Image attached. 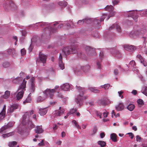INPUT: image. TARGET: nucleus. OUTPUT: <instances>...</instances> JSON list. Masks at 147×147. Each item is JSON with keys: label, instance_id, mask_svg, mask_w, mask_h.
Wrapping results in <instances>:
<instances>
[{"label": "nucleus", "instance_id": "1", "mask_svg": "<svg viewBox=\"0 0 147 147\" xmlns=\"http://www.w3.org/2000/svg\"><path fill=\"white\" fill-rule=\"evenodd\" d=\"M76 87L79 94L77 97L76 98L75 101L77 104H79V105L80 107L82 104V100L84 99H85L87 98V96L84 97L83 96L84 94L86 91V89L80 86H76Z\"/></svg>", "mask_w": 147, "mask_h": 147}, {"label": "nucleus", "instance_id": "2", "mask_svg": "<svg viewBox=\"0 0 147 147\" xmlns=\"http://www.w3.org/2000/svg\"><path fill=\"white\" fill-rule=\"evenodd\" d=\"M26 82L25 79H24L19 88L18 91V92L16 96L17 99L18 100L22 98L23 96L24 91L26 90Z\"/></svg>", "mask_w": 147, "mask_h": 147}, {"label": "nucleus", "instance_id": "3", "mask_svg": "<svg viewBox=\"0 0 147 147\" xmlns=\"http://www.w3.org/2000/svg\"><path fill=\"white\" fill-rule=\"evenodd\" d=\"M29 113L26 112L23 115L22 118V123L25 125H27L28 128L30 129H31L34 128V125L32 123V121L29 119Z\"/></svg>", "mask_w": 147, "mask_h": 147}, {"label": "nucleus", "instance_id": "4", "mask_svg": "<svg viewBox=\"0 0 147 147\" xmlns=\"http://www.w3.org/2000/svg\"><path fill=\"white\" fill-rule=\"evenodd\" d=\"M62 51L64 54L67 55L76 53L77 51V49L76 47L75 46H72L70 47H64Z\"/></svg>", "mask_w": 147, "mask_h": 147}, {"label": "nucleus", "instance_id": "5", "mask_svg": "<svg viewBox=\"0 0 147 147\" xmlns=\"http://www.w3.org/2000/svg\"><path fill=\"white\" fill-rule=\"evenodd\" d=\"M55 92V89L50 90L49 89H47L43 92V94L45 95H46L47 97L48 95L51 99H52L53 97L54 93Z\"/></svg>", "mask_w": 147, "mask_h": 147}, {"label": "nucleus", "instance_id": "6", "mask_svg": "<svg viewBox=\"0 0 147 147\" xmlns=\"http://www.w3.org/2000/svg\"><path fill=\"white\" fill-rule=\"evenodd\" d=\"M65 111L64 109L60 107L59 109L55 111L54 113V115L55 117H60L63 115Z\"/></svg>", "mask_w": 147, "mask_h": 147}, {"label": "nucleus", "instance_id": "7", "mask_svg": "<svg viewBox=\"0 0 147 147\" xmlns=\"http://www.w3.org/2000/svg\"><path fill=\"white\" fill-rule=\"evenodd\" d=\"M51 24H47V23H42L41 24V26H45V28L46 29H49L50 30V31L52 33L55 32L56 30L57 29L54 28L53 26L52 27V25H51Z\"/></svg>", "mask_w": 147, "mask_h": 147}, {"label": "nucleus", "instance_id": "8", "mask_svg": "<svg viewBox=\"0 0 147 147\" xmlns=\"http://www.w3.org/2000/svg\"><path fill=\"white\" fill-rule=\"evenodd\" d=\"M123 48L124 50L129 51H134L136 49V46L129 45H123Z\"/></svg>", "mask_w": 147, "mask_h": 147}, {"label": "nucleus", "instance_id": "9", "mask_svg": "<svg viewBox=\"0 0 147 147\" xmlns=\"http://www.w3.org/2000/svg\"><path fill=\"white\" fill-rule=\"evenodd\" d=\"M39 57L40 62L43 63H46L47 57L45 55L42 54L40 52L39 55Z\"/></svg>", "mask_w": 147, "mask_h": 147}, {"label": "nucleus", "instance_id": "10", "mask_svg": "<svg viewBox=\"0 0 147 147\" xmlns=\"http://www.w3.org/2000/svg\"><path fill=\"white\" fill-rule=\"evenodd\" d=\"M13 125V123H8L6 125H5L2 127L1 128L0 130V132L1 133H3L2 132L6 129L9 128L10 127H12Z\"/></svg>", "mask_w": 147, "mask_h": 147}, {"label": "nucleus", "instance_id": "11", "mask_svg": "<svg viewBox=\"0 0 147 147\" xmlns=\"http://www.w3.org/2000/svg\"><path fill=\"white\" fill-rule=\"evenodd\" d=\"M6 105H4L1 112L0 113V121L3 119L5 115Z\"/></svg>", "mask_w": 147, "mask_h": 147}, {"label": "nucleus", "instance_id": "12", "mask_svg": "<svg viewBox=\"0 0 147 147\" xmlns=\"http://www.w3.org/2000/svg\"><path fill=\"white\" fill-rule=\"evenodd\" d=\"M142 31L140 32L137 30L136 31H132L130 34V36L131 37L135 38L136 37L139 36L140 33H142Z\"/></svg>", "mask_w": 147, "mask_h": 147}, {"label": "nucleus", "instance_id": "13", "mask_svg": "<svg viewBox=\"0 0 147 147\" xmlns=\"http://www.w3.org/2000/svg\"><path fill=\"white\" fill-rule=\"evenodd\" d=\"M86 50L88 54H94L95 53V49L90 47L87 46L85 47Z\"/></svg>", "mask_w": 147, "mask_h": 147}, {"label": "nucleus", "instance_id": "14", "mask_svg": "<svg viewBox=\"0 0 147 147\" xmlns=\"http://www.w3.org/2000/svg\"><path fill=\"white\" fill-rule=\"evenodd\" d=\"M59 59V66L60 67V69L63 70L64 68V65L63 63L62 57L61 54H60Z\"/></svg>", "mask_w": 147, "mask_h": 147}, {"label": "nucleus", "instance_id": "15", "mask_svg": "<svg viewBox=\"0 0 147 147\" xmlns=\"http://www.w3.org/2000/svg\"><path fill=\"white\" fill-rule=\"evenodd\" d=\"M115 28H116L117 31L119 32H120L121 31V29L120 26L117 24H113L112 26L110 27L109 28V30H111L112 29Z\"/></svg>", "mask_w": 147, "mask_h": 147}, {"label": "nucleus", "instance_id": "16", "mask_svg": "<svg viewBox=\"0 0 147 147\" xmlns=\"http://www.w3.org/2000/svg\"><path fill=\"white\" fill-rule=\"evenodd\" d=\"M129 16L132 17L133 19L136 21H138V16L136 12L132 11L131 14Z\"/></svg>", "mask_w": 147, "mask_h": 147}, {"label": "nucleus", "instance_id": "17", "mask_svg": "<svg viewBox=\"0 0 147 147\" xmlns=\"http://www.w3.org/2000/svg\"><path fill=\"white\" fill-rule=\"evenodd\" d=\"M124 106L122 102L119 103L118 105L115 106V108L117 111H121L123 109Z\"/></svg>", "mask_w": 147, "mask_h": 147}, {"label": "nucleus", "instance_id": "18", "mask_svg": "<svg viewBox=\"0 0 147 147\" xmlns=\"http://www.w3.org/2000/svg\"><path fill=\"white\" fill-rule=\"evenodd\" d=\"M19 107V105L17 104H14L11 105L10 107L9 110L10 112H13L14 110L18 108Z\"/></svg>", "mask_w": 147, "mask_h": 147}, {"label": "nucleus", "instance_id": "19", "mask_svg": "<svg viewBox=\"0 0 147 147\" xmlns=\"http://www.w3.org/2000/svg\"><path fill=\"white\" fill-rule=\"evenodd\" d=\"M110 138L114 142H116L117 141V136L115 133H112L111 134Z\"/></svg>", "mask_w": 147, "mask_h": 147}, {"label": "nucleus", "instance_id": "20", "mask_svg": "<svg viewBox=\"0 0 147 147\" xmlns=\"http://www.w3.org/2000/svg\"><path fill=\"white\" fill-rule=\"evenodd\" d=\"M46 98V95H45L44 94V96H43V97H42L41 96H39L37 98V102H41L44 101Z\"/></svg>", "mask_w": 147, "mask_h": 147}, {"label": "nucleus", "instance_id": "21", "mask_svg": "<svg viewBox=\"0 0 147 147\" xmlns=\"http://www.w3.org/2000/svg\"><path fill=\"white\" fill-rule=\"evenodd\" d=\"M42 128V127L41 125L37 126L35 130L36 133L38 134L42 133L43 131Z\"/></svg>", "mask_w": 147, "mask_h": 147}, {"label": "nucleus", "instance_id": "22", "mask_svg": "<svg viewBox=\"0 0 147 147\" xmlns=\"http://www.w3.org/2000/svg\"><path fill=\"white\" fill-rule=\"evenodd\" d=\"M47 112V109L46 108L40 109L38 111L39 113L41 115H44L46 114Z\"/></svg>", "mask_w": 147, "mask_h": 147}, {"label": "nucleus", "instance_id": "23", "mask_svg": "<svg viewBox=\"0 0 147 147\" xmlns=\"http://www.w3.org/2000/svg\"><path fill=\"white\" fill-rule=\"evenodd\" d=\"M62 90L64 91H67L69 88V85L67 83L63 84L61 87Z\"/></svg>", "mask_w": 147, "mask_h": 147}, {"label": "nucleus", "instance_id": "24", "mask_svg": "<svg viewBox=\"0 0 147 147\" xmlns=\"http://www.w3.org/2000/svg\"><path fill=\"white\" fill-rule=\"evenodd\" d=\"M28 112L29 113V117L31 116L32 115V118L35 120H36V115L34 113V111L33 110H32L30 112Z\"/></svg>", "mask_w": 147, "mask_h": 147}, {"label": "nucleus", "instance_id": "25", "mask_svg": "<svg viewBox=\"0 0 147 147\" xmlns=\"http://www.w3.org/2000/svg\"><path fill=\"white\" fill-rule=\"evenodd\" d=\"M105 9L107 11L109 12L113 11L114 9V7L111 5H107L105 8Z\"/></svg>", "mask_w": 147, "mask_h": 147}, {"label": "nucleus", "instance_id": "26", "mask_svg": "<svg viewBox=\"0 0 147 147\" xmlns=\"http://www.w3.org/2000/svg\"><path fill=\"white\" fill-rule=\"evenodd\" d=\"M100 21L98 19H95L94 20V23L96 26L98 28H99L100 26Z\"/></svg>", "mask_w": 147, "mask_h": 147}, {"label": "nucleus", "instance_id": "27", "mask_svg": "<svg viewBox=\"0 0 147 147\" xmlns=\"http://www.w3.org/2000/svg\"><path fill=\"white\" fill-rule=\"evenodd\" d=\"M90 68V67L89 65H87L85 66L82 67V70L86 72H88V71H89Z\"/></svg>", "mask_w": 147, "mask_h": 147}, {"label": "nucleus", "instance_id": "28", "mask_svg": "<svg viewBox=\"0 0 147 147\" xmlns=\"http://www.w3.org/2000/svg\"><path fill=\"white\" fill-rule=\"evenodd\" d=\"M10 94V92L9 91H6L5 92L4 95L3 96V98L5 99H7L9 97Z\"/></svg>", "mask_w": 147, "mask_h": 147}, {"label": "nucleus", "instance_id": "29", "mask_svg": "<svg viewBox=\"0 0 147 147\" xmlns=\"http://www.w3.org/2000/svg\"><path fill=\"white\" fill-rule=\"evenodd\" d=\"M14 134V132H12L7 134H3L2 135V136L4 138H6L10 136L13 135Z\"/></svg>", "mask_w": 147, "mask_h": 147}, {"label": "nucleus", "instance_id": "30", "mask_svg": "<svg viewBox=\"0 0 147 147\" xmlns=\"http://www.w3.org/2000/svg\"><path fill=\"white\" fill-rule=\"evenodd\" d=\"M135 107V106L134 105L130 104L127 106V108L130 111H132L134 109Z\"/></svg>", "mask_w": 147, "mask_h": 147}, {"label": "nucleus", "instance_id": "31", "mask_svg": "<svg viewBox=\"0 0 147 147\" xmlns=\"http://www.w3.org/2000/svg\"><path fill=\"white\" fill-rule=\"evenodd\" d=\"M98 145H100L101 147H104L106 145V142L102 141H98Z\"/></svg>", "mask_w": 147, "mask_h": 147}, {"label": "nucleus", "instance_id": "32", "mask_svg": "<svg viewBox=\"0 0 147 147\" xmlns=\"http://www.w3.org/2000/svg\"><path fill=\"white\" fill-rule=\"evenodd\" d=\"M58 5L60 6L65 7L67 5V3L65 1H61L58 3Z\"/></svg>", "mask_w": 147, "mask_h": 147}, {"label": "nucleus", "instance_id": "33", "mask_svg": "<svg viewBox=\"0 0 147 147\" xmlns=\"http://www.w3.org/2000/svg\"><path fill=\"white\" fill-rule=\"evenodd\" d=\"M107 17V19L106 20H107L109 18L110 16H108L106 15L105 14L103 15L100 18V22L103 21L105 18H106Z\"/></svg>", "mask_w": 147, "mask_h": 147}, {"label": "nucleus", "instance_id": "34", "mask_svg": "<svg viewBox=\"0 0 147 147\" xmlns=\"http://www.w3.org/2000/svg\"><path fill=\"white\" fill-rule=\"evenodd\" d=\"M72 122L74 124L76 127H77V128L81 129V127L79 125L77 122L75 120H72Z\"/></svg>", "mask_w": 147, "mask_h": 147}, {"label": "nucleus", "instance_id": "35", "mask_svg": "<svg viewBox=\"0 0 147 147\" xmlns=\"http://www.w3.org/2000/svg\"><path fill=\"white\" fill-rule=\"evenodd\" d=\"M31 100V97L30 96H28V97L26 98V100L23 102V103L24 104H25L26 103L30 102Z\"/></svg>", "mask_w": 147, "mask_h": 147}, {"label": "nucleus", "instance_id": "36", "mask_svg": "<svg viewBox=\"0 0 147 147\" xmlns=\"http://www.w3.org/2000/svg\"><path fill=\"white\" fill-rule=\"evenodd\" d=\"M17 144V142L16 141H13L12 142H9L8 144V145L9 147H13Z\"/></svg>", "mask_w": 147, "mask_h": 147}, {"label": "nucleus", "instance_id": "37", "mask_svg": "<svg viewBox=\"0 0 147 147\" xmlns=\"http://www.w3.org/2000/svg\"><path fill=\"white\" fill-rule=\"evenodd\" d=\"M7 52L9 55H10L11 54H14L15 53V50L13 49H9L7 50Z\"/></svg>", "mask_w": 147, "mask_h": 147}, {"label": "nucleus", "instance_id": "38", "mask_svg": "<svg viewBox=\"0 0 147 147\" xmlns=\"http://www.w3.org/2000/svg\"><path fill=\"white\" fill-rule=\"evenodd\" d=\"M89 90L90 91L95 93H98L99 92V91L98 90H97L95 88L92 87H90L89 88Z\"/></svg>", "mask_w": 147, "mask_h": 147}, {"label": "nucleus", "instance_id": "39", "mask_svg": "<svg viewBox=\"0 0 147 147\" xmlns=\"http://www.w3.org/2000/svg\"><path fill=\"white\" fill-rule=\"evenodd\" d=\"M110 86V84H105L104 85H102L101 86V87L102 88H104L105 90H107L109 89Z\"/></svg>", "mask_w": 147, "mask_h": 147}, {"label": "nucleus", "instance_id": "40", "mask_svg": "<svg viewBox=\"0 0 147 147\" xmlns=\"http://www.w3.org/2000/svg\"><path fill=\"white\" fill-rule=\"evenodd\" d=\"M35 89V84L34 83H32L31 84V86L30 87V92H33Z\"/></svg>", "mask_w": 147, "mask_h": 147}, {"label": "nucleus", "instance_id": "41", "mask_svg": "<svg viewBox=\"0 0 147 147\" xmlns=\"http://www.w3.org/2000/svg\"><path fill=\"white\" fill-rule=\"evenodd\" d=\"M3 66L4 67H7L9 66V64L8 62H5L3 63Z\"/></svg>", "mask_w": 147, "mask_h": 147}, {"label": "nucleus", "instance_id": "42", "mask_svg": "<svg viewBox=\"0 0 147 147\" xmlns=\"http://www.w3.org/2000/svg\"><path fill=\"white\" fill-rule=\"evenodd\" d=\"M86 20V19H84L82 20H80L78 22V24L80 25H82L83 24L84 22H85Z\"/></svg>", "mask_w": 147, "mask_h": 147}, {"label": "nucleus", "instance_id": "43", "mask_svg": "<svg viewBox=\"0 0 147 147\" xmlns=\"http://www.w3.org/2000/svg\"><path fill=\"white\" fill-rule=\"evenodd\" d=\"M137 103L138 105H144V103L143 100L141 99H139L137 100Z\"/></svg>", "mask_w": 147, "mask_h": 147}, {"label": "nucleus", "instance_id": "44", "mask_svg": "<svg viewBox=\"0 0 147 147\" xmlns=\"http://www.w3.org/2000/svg\"><path fill=\"white\" fill-rule=\"evenodd\" d=\"M123 91H118V92L119 94V96L121 97V98L122 99L123 98Z\"/></svg>", "mask_w": 147, "mask_h": 147}, {"label": "nucleus", "instance_id": "45", "mask_svg": "<svg viewBox=\"0 0 147 147\" xmlns=\"http://www.w3.org/2000/svg\"><path fill=\"white\" fill-rule=\"evenodd\" d=\"M137 58L139 59L140 61L141 62L143 61V58L140 55H138L137 56Z\"/></svg>", "mask_w": 147, "mask_h": 147}, {"label": "nucleus", "instance_id": "46", "mask_svg": "<svg viewBox=\"0 0 147 147\" xmlns=\"http://www.w3.org/2000/svg\"><path fill=\"white\" fill-rule=\"evenodd\" d=\"M9 3L10 6L11 7H12L14 8H15L16 7V5L14 3V2L12 1H11L9 2Z\"/></svg>", "mask_w": 147, "mask_h": 147}, {"label": "nucleus", "instance_id": "47", "mask_svg": "<svg viewBox=\"0 0 147 147\" xmlns=\"http://www.w3.org/2000/svg\"><path fill=\"white\" fill-rule=\"evenodd\" d=\"M142 92L146 96H147V87L145 86L144 87V90Z\"/></svg>", "mask_w": 147, "mask_h": 147}, {"label": "nucleus", "instance_id": "48", "mask_svg": "<svg viewBox=\"0 0 147 147\" xmlns=\"http://www.w3.org/2000/svg\"><path fill=\"white\" fill-rule=\"evenodd\" d=\"M21 53L22 55H25L26 53V50L24 49H23L21 50Z\"/></svg>", "mask_w": 147, "mask_h": 147}, {"label": "nucleus", "instance_id": "49", "mask_svg": "<svg viewBox=\"0 0 147 147\" xmlns=\"http://www.w3.org/2000/svg\"><path fill=\"white\" fill-rule=\"evenodd\" d=\"M13 83L16 84H18L19 83V81L18 78H16L15 79L13 80Z\"/></svg>", "mask_w": 147, "mask_h": 147}, {"label": "nucleus", "instance_id": "50", "mask_svg": "<svg viewBox=\"0 0 147 147\" xmlns=\"http://www.w3.org/2000/svg\"><path fill=\"white\" fill-rule=\"evenodd\" d=\"M129 65L133 67H134L136 66V63L134 61H131L130 62Z\"/></svg>", "mask_w": 147, "mask_h": 147}, {"label": "nucleus", "instance_id": "51", "mask_svg": "<svg viewBox=\"0 0 147 147\" xmlns=\"http://www.w3.org/2000/svg\"><path fill=\"white\" fill-rule=\"evenodd\" d=\"M45 145L44 143V140H42L41 142H40L38 144V145L39 146H44Z\"/></svg>", "mask_w": 147, "mask_h": 147}, {"label": "nucleus", "instance_id": "52", "mask_svg": "<svg viewBox=\"0 0 147 147\" xmlns=\"http://www.w3.org/2000/svg\"><path fill=\"white\" fill-rule=\"evenodd\" d=\"M100 102L103 105H105L107 104L105 100L102 99L100 100Z\"/></svg>", "mask_w": 147, "mask_h": 147}, {"label": "nucleus", "instance_id": "53", "mask_svg": "<svg viewBox=\"0 0 147 147\" xmlns=\"http://www.w3.org/2000/svg\"><path fill=\"white\" fill-rule=\"evenodd\" d=\"M77 111V109H72L70 111V113L71 114H73L75 112H76Z\"/></svg>", "mask_w": 147, "mask_h": 147}, {"label": "nucleus", "instance_id": "54", "mask_svg": "<svg viewBox=\"0 0 147 147\" xmlns=\"http://www.w3.org/2000/svg\"><path fill=\"white\" fill-rule=\"evenodd\" d=\"M97 131V129L96 127H94L93 130V134H95Z\"/></svg>", "mask_w": 147, "mask_h": 147}, {"label": "nucleus", "instance_id": "55", "mask_svg": "<svg viewBox=\"0 0 147 147\" xmlns=\"http://www.w3.org/2000/svg\"><path fill=\"white\" fill-rule=\"evenodd\" d=\"M113 3L114 5H117L119 1L117 0H114L113 1Z\"/></svg>", "mask_w": 147, "mask_h": 147}, {"label": "nucleus", "instance_id": "56", "mask_svg": "<svg viewBox=\"0 0 147 147\" xmlns=\"http://www.w3.org/2000/svg\"><path fill=\"white\" fill-rule=\"evenodd\" d=\"M63 96L61 93H59L57 95V98H62Z\"/></svg>", "mask_w": 147, "mask_h": 147}, {"label": "nucleus", "instance_id": "57", "mask_svg": "<svg viewBox=\"0 0 147 147\" xmlns=\"http://www.w3.org/2000/svg\"><path fill=\"white\" fill-rule=\"evenodd\" d=\"M136 141L137 142H140L141 140V138L139 136H136Z\"/></svg>", "mask_w": 147, "mask_h": 147}, {"label": "nucleus", "instance_id": "58", "mask_svg": "<svg viewBox=\"0 0 147 147\" xmlns=\"http://www.w3.org/2000/svg\"><path fill=\"white\" fill-rule=\"evenodd\" d=\"M100 137L101 138H103L105 136V134L104 132H101L100 134Z\"/></svg>", "mask_w": 147, "mask_h": 147}, {"label": "nucleus", "instance_id": "59", "mask_svg": "<svg viewBox=\"0 0 147 147\" xmlns=\"http://www.w3.org/2000/svg\"><path fill=\"white\" fill-rule=\"evenodd\" d=\"M128 134H129V136L131 139L133 138L134 135L132 133H129Z\"/></svg>", "mask_w": 147, "mask_h": 147}, {"label": "nucleus", "instance_id": "60", "mask_svg": "<svg viewBox=\"0 0 147 147\" xmlns=\"http://www.w3.org/2000/svg\"><path fill=\"white\" fill-rule=\"evenodd\" d=\"M97 65L98 69H100L101 68V65L98 62L97 63Z\"/></svg>", "mask_w": 147, "mask_h": 147}, {"label": "nucleus", "instance_id": "61", "mask_svg": "<svg viewBox=\"0 0 147 147\" xmlns=\"http://www.w3.org/2000/svg\"><path fill=\"white\" fill-rule=\"evenodd\" d=\"M141 62V63H142L143 64L144 66H147V63L146 61H144V59H143V61L142 62Z\"/></svg>", "mask_w": 147, "mask_h": 147}, {"label": "nucleus", "instance_id": "62", "mask_svg": "<svg viewBox=\"0 0 147 147\" xmlns=\"http://www.w3.org/2000/svg\"><path fill=\"white\" fill-rule=\"evenodd\" d=\"M114 73L115 75H117L118 74V70L117 69H115L114 71Z\"/></svg>", "mask_w": 147, "mask_h": 147}, {"label": "nucleus", "instance_id": "63", "mask_svg": "<svg viewBox=\"0 0 147 147\" xmlns=\"http://www.w3.org/2000/svg\"><path fill=\"white\" fill-rule=\"evenodd\" d=\"M132 93L134 95H136L137 93V91L135 90H133L132 92Z\"/></svg>", "mask_w": 147, "mask_h": 147}, {"label": "nucleus", "instance_id": "64", "mask_svg": "<svg viewBox=\"0 0 147 147\" xmlns=\"http://www.w3.org/2000/svg\"><path fill=\"white\" fill-rule=\"evenodd\" d=\"M58 126L56 124L54 125L53 127V129L54 130H56Z\"/></svg>", "mask_w": 147, "mask_h": 147}]
</instances>
